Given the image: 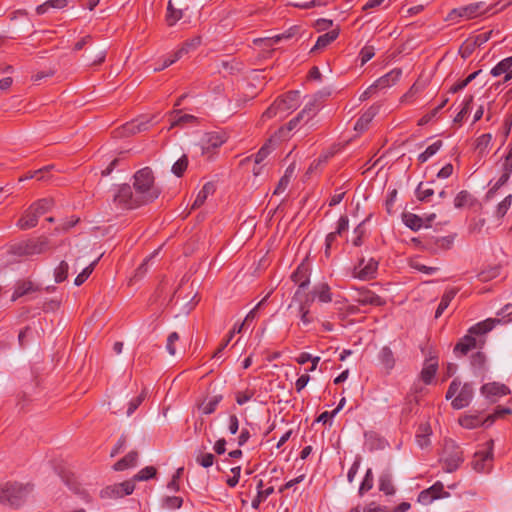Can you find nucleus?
I'll return each instance as SVG.
<instances>
[{
	"label": "nucleus",
	"instance_id": "nucleus-1",
	"mask_svg": "<svg viewBox=\"0 0 512 512\" xmlns=\"http://www.w3.org/2000/svg\"><path fill=\"white\" fill-rule=\"evenodd\" d=\"M159 195L151 168L144 167L135 173L133 189L128 184L119 186L114 202L123 209H136L154 201Z\"/></svg>",
	"mask_w": 512,
	"mask_h": 512
},
{
	"label": "nucleus",
	"instance_id": "nucleus-2",
	"mask_svg": "<svg viewBox=\"0 0 512 512\" xmlns=\"http://www.w3.org/2000/svg\"><path fill=\"white\" fill-rule=\"evenodd\" d=\"M501 322L500 319L488 318L482 322H479L473 325L469 330L468 334L464 336L454 348V352H460L462 355H465L473 348H476L478 345V341L475 336H482L491 331L496 324Z\"/></svg>",
	"mask_w": 512,
	"mask_h": 512
},
{
	"label": "nucleus",
	"instance_id": "nucleus-3",
	"mask_svg": "<svg viewBox=\"0 0 512 512\" xmlns=\"http://www.w3.org/2000/svg\"><path fill=\"white\" fill-rule=\"evenodd\" d=\"M300 101L299 91H289L278 97L262 114L261 119L267 120L273 117H284L288 111L298 107Z\"/></svg>",
	"mask_w": 512,
	"mask_h": 512
},
{
	"label": "nucleus",
	"instance_id": "nucleus-4",
	"mask_svg": "<svg viewBox=\"0 0 512 512\" xmlns=\"http://www.w3.org/2000/svg\"><path fill=\"white\" fill-rule=\"evenodd\" d=\"M32 484H21L17 482H7L0 489V502L11 507L21 506L26 497L32 492Z\"/></svg>",
	"mask_w": 512,
	"mask_h": 512
},
{
	"label": "nucleus",
	"instance_id": "nucleus-5",
	"mask_svg": "<svg viewBox=\"0 0 512 512\" xmlns=\"http://www.w3.org/2000/svg\"><path fill=\"white\" fill-rule=\"evenodd\" d=\"M52 207V200L40 199L33 203L18 220L17 226L21 230H27L37 225L38 219L47 213Z\"/></svg>",
	"mask_w": 512,
	"mask_h": 512
},
{
	"label": "nucleus",
	"instance_id": "nucleus-6",
	"mask_svg": "<svg viewBox=\"0 0 512 512\" xmlns=\"http://www.w3.org/2000/svg\"><path fill=\"white\" fill-rule=\"evenodd\" d=\"M494 441L488 440L484 448L474 453L471 466L477 473H489L493 468Z\"/></svg>",
	"mask_w": 512,
	"mask_h": 512
},
{
	"label": "nucleus",
	"instance_id": "nucleus-7",
	"mask_svg": "<svg viewBox=\"0 0 512 512\" xmlns=\"http://www.w3.org/2000/svg\"><path fill=\"white\" fill-rule=\"evenodd\" d=\"M324 97L325 95L321 92L315 94L297 114L296 117L299 119L303 127H307L306 130L313 129L315 127L316 123L313 122V119L322 108Z\"/></svg>",
	"mask_w": 512,
	"mask_h": 512
},
{
	"label": "nucleus",
	"instance_id": "nucleus-8",
	"mask_svg": "<svg viewBox=\"0 0 512 512\" xmlns=\"http://www.w3.org/2000/svg\"><path fill=\"white\" fill-rule=\"evenodd\" d=\"M463 451L453 442L447 443L444 448V456L441 458L443 470L447 473L456 471L463 463Z\"/></svg>",
	"mask_w": 512,
	"mask_h": 512
},
{
	"label": "nucleus",
	"instance_id": "nucleus-9",
	"mask_svg": "<svg viewBox=\"0 0 512 512\" xmlns=\"http://www.w3.org/2000/svg\"><path fill=\"white\" fill-rule=\"evenodd\" d=\"M491 7H486L484 2L471 3L466 6L453 9L448 14L449 20H455L456 18L473 19L480 15H483L491 11Z\"/></svg>",
	"mask_w": 512,
	"mask_h": 512
},
{
	"label": "nucleus",
	"instance_id": "nucleus-10",
	"mask_svg": "<svg viewBox=\"0 0 512 512\" xmlns=\"http://www.w3.org/2000/svg\"><path fill=\"white\" fill-rule=\"evenodd\" d=\"M378 261L374 258H361L354 266L352 276L362 281L374 279L378 270Z\"/></svg>",
	"mask_w": 512,
	"mask_h": 512
},
{
	"label": "nucleus",
	"instance_id": "nucleus-11",
	"mask_svg": "<svg viewBox=\"0 0 512 512\" xmlns=\"http://www.w3.org/2000/svg\"><path fill=\"white\" fill-rule=\"evenodd\" d=\"M49 241L46 237H40L36 240H29L21 243L14 248V253L20 256H30L41 254L48 250Z\"/></svg>",
	"mask_w": 512,
	"mask_h": 512
},
{
	"label": "nucleus",
	"instance_id": "nucleus-12",
	"mask_svg": "<svg viewBox=\"0 0 512 512\" xmlns=\"http://www.w3.org/2000/svg\"><path fill=\"white\" fill-rule=\"evenodd\" d=\"M135 489L133 480H127L122 483L109 485L101 490L100 497L103 499H117L130 495Z\"/></svg>",
	"mask_w": 512,
	"mask_h": 512
},
{
	"label": "nucleus",
	"instance_id": "nucleus-13",
	"mask_svg": "<svg viewBox=\"0 0 512 512\" xmlns=\"http://www.w3.org/2000/svg\"><path fill=\"white\" fill-rule=\"evenodd\" d=\"M510 392L508 386L499 382L487 383L481 387L482 395L492 402H495L499 397L510 394Z\"/></svg>",
	"mask_w": 512,
	"mask_h": 512
},
{
	"label": "nucleus",
	"instance_id": "nucleus-14",
	"mask_svg": "<svg viewBox=\"0 0 512 512\" xmlns=\"http://www.w3.org/2000/svg\"><path fill=\"white\" fill-rule=\"evenodd\" d=\"M152 119L153 118H148V117L144 116V117H141L138 119H134L130 122H127L126 124H124L122 126L121 134L123 136H130V135H134V134L146 131L149 128L150 122Z\"/></svg>",
	"mask_w": 512,
	"mask_h": 512
},
{
	"label": "nucleus",
	"instance_id": "nucleus-15",
	"mask_svg": "<svg viewBox=\"0 0 512 512\" xmlns=\"http://www.w3.org/2000/svg\"><path fill=\"white\" fill-rule=\"evenodd\" d=\"M355 301L362 306H383L385 304V300H383L379 295L365 288L357 290Z\"/></svg>",
	"mask_w": 512,
	"mask_h": 512
},
{
	"label": "nucleus",
	"instance_id": "nucleus-16",
	"mask_svg": "<svg viewBox=\"0 0 512 512\" xmlns=\"http://www.w3.org/2000/svg\"><path fill=\"white\" fill-rule=\"evenodd\" d=\"M474 395V389L472 384L465 383L459 390L457 396L452 400V407L454 409H462L467 407Z\"/></svg>",
	"mask_w": 512,
	"mask_h": 512
},
{
	"label": "nucleus",
	"instance_id": "nucleus-17",
	"mask_svg": "<svg viewBox=\"0 0 512 512\" xmlns=\"http://www.w3.org/2000/svg\"><path fill=\"white\" fill-rule=\"evenodd\" d=\"M225 141V136L219 132L207 133L203 139L202 154H208L219 148Z\"/></svg>",
	"mask_w": 512,
	"mask_h": 512
},
{
	"label": "nucleus",
	"instance_id": "nucleus-18",
	"mask_svg": "<svg viewBox=\"0 0 512 512\" xmlns=\"http://www.w3.org/2000/svg\"><path fill=\"white\" fill-rule=\"evenodd\" d=\"M438 370V361L434 358L426 360L420 373V379L429 385L432 383Z\"/></svg>",
	"mask_w": 512,
	"mask_h": 512
},
{
	"label": "nucleus",
	"instance_id": "nucleus-19",
	"mask_svg": "<svg viewBox=\"0 0 512 512\" xmlns=\"http://www.w3.org/2000/svg\"><path fill=\"white\" fill-rule=\"evenodd\" d=\"M401 74H402L401 70H398V69L391 70L390 72L386 73L382 77L378 78L374 82V85L376 86L377 89H385V88L391 87L399 80Z\"/></svg>",
	"mask_w": 512,
	"mask_h": 512
},
{
	"label": "nucleus",
	"instance_id": "nucleus-20",
	"mask_svg": "<svg viewBox=\"0 0 512 512\" xmlns=\"http://www.w3.org/2000/svg\"><path fill=\"white\" fill-rule=\"evenodd\" d=\"M377 113L378 108L375 106L367 109L356 121L354 129L358 132L365 131Z\"/></svg>",
	"mask_w": 512,
	"mask_h": 512
},
{
	"label": "nucleus",
	"instance_id": "nucleus-21",
	"mask_svg": "<svg viewBox=\"0 0 512 512\" xmlns=\"http://www.w3.org/2000/svg\"><path fill=\"white\" fill-rule=\"evenodd\" d=\"M38 286H35L33 282L28 280L19 281L16 283L14 292L12 294L11 300L16 301L18 298L27 295L29 293L38 291Z\"/></svg>",
	"mask_w": 512,
	"mask_h": 512
},
{
	"label": "nucleus",
	"instance_id": "nucleus-22",
	"mask_svg": "<svg viewBox=\"0 0 512 512\" xmlns=\"http://www.w3.org/2000/svg\"><path fill=\"white\" fill-rule=\"evenodd\" d=\"M301 128H303L301 122L297 117H294L285 126L279 128L278 131L274 134V137L276 140L282 141L289 138L291 131Z\"/></svg>",
	"mask_w": 512,
	"mask_h": 512
},
{
	"label": "nucleus",
	"instance_id": "nucleus-23",
	"mask_svg": "<svg viewBox=\"0 0 512 512\" xmlns=\"http://www.w3.org/2000/svg\"><path fill=\"white\" fill-rule=\"evenodd\" d=\"M138 460V452L131 451L126 456L118 460L114 465L115 471H123L132 467H135Z\"/></svg>",
	"mask_w": 512,
	"mask_h": 512
},
{
	"label": "nucleus",
	"instance_id": "nucleus-24",
	"mask_svg": "<svg viewBox=\"0 0 512 512\" xmlns=\"http://www.w3.org/2000/svg\"><path fill=\"white\" fill-rule=\"evenodd\" d=\"M291 279L295 284H298L300 288H304L309 284V273L308 267L302 263L292 273Z\"/></svg>",
	"mask_w": 512,
	"mask_h": 512
},
{
	"label": "nucleus",
	"instance_id": "nucleus-25",
	"mask_svg": "<svg viewBox=\"0 0 512 512\" xmlns=\"http://www.w3.org/2000/svg\"><path fill=\"white\" fill-rule=\"evenodd\" d=\"M379 490L385 495H394L395 487L393 485L392 474L389 471H384L379 476Z\"/></svg>",
	"mask_w": 512,
	"mask_h": 512
},
{
	"label": "nucleus",
	"instance_id": "nucleus-26",
	"mask_svg": "<svg viewBox=\"0 0 512 512\" xmlns=\"http://www.w3.org/2000/svg\"><path fill=\"white\" fill-rule=\"evenodd\" d=\"M339 36V29H332L323 35H320L316 41V44L311 49V52L323 49L331 44Z\"/></svg>",
	"mask_w": 512,
	"mask_h": 512
},
{
	"label": "nucleus",
	"instance_id": "nucleus-27",
	"mask_svg": "<svg viewBox=\"0 0 512 512\" xmlns=\"http://www.w3.org/2000/svg\"><path fill=\"white\" fill-rule=\"evenodd\" d=\"M459 424L466 429H474L482 425H489L487 418L482 420L478 415H465L459 418Z\"/></svg>",
	"mask_w": 512,
	"mask_h": 512
},
{
	"label": "nucleus",
	"instance_id": "nucleus-28",
	"mask_svg": "<svg viewBox=\"0 0 512 512\" xmlns=\"http://www.w3.org/2000/svg\"><path fill=\"white\" fill-rule=\"evenodd\" d=\"M379 360L388 372L394 368L396 362L394 353L388 346H384L380 350Z\"/></svg>",
	"mask_w": 512,
	"mask_h": 512
},
{
	"label": "nucleus",
	"instance_id": "nucleus-29",
	"mask_svg": "<svg viewBox=\"0 0 512 512\" xmlns=\"http://www.w3.org/2000/svg\"><path fill=\"white\" fill-rule=\"evenodd\" d=\"M222 399L223 396L221 394L214 395L208 398L207 400L203 401L199 405V408L202 410L203 414L210 415L215 412Z\"/></svg>",
	"mask_w": 512,
	"mask_h": 512
},
{
	"label": "nucleus",
	"instance_id": "nucleus-30",
	"mask_svg": "<svg viewBox=\"0 0 512 512\" xmlns=\"http://www.w3.org/2000/svg\"><path fill=\"white\" fill-rule=\"evenodd\" d=\"M511 173H512V171L502 170V174L499 177V179L493 184V186L486 193L485 199L487 201H490V200H492L495 197L497 191L504 184L507 183L508 179L510 178Z\"/></svg>",
	"mask_w": 512,
	"mask_h": 512
},
{
	"label": "nucleus",
	"instance_id": "nucleus-31",
	"mask_svg": "<svg viewBox=\"0 0 512 512\" xmlns=\"http://www.w3.org/2000/svg\"><path fill=\"white\" fill-rule=\"evenodd\" d=\"M314 297L322 303H329L332 301V293L327 283H320L313 289Z\"/></svg>",
	"mask_w": 512,
	"mask_h": 512
},
{
	"label": "nucleus",
	"instance_id": "nucleus-32",
	"mask_svg": "<svg viewBox=\"0 0 512 512\" xmlns=\"http://www.w3.org/2000/svg\"><path fill=\"white\" fill-rule=\"evenodd\" d=\"M213 192H214V185L212 183L208 182V183L204 184L202 189L198 192L191 208L197 209V208L201 207L204 204V202L206 201L208 195H210Z\"/></svg>",
	"mask_w": 512,
	"mask_h": 512
},
{
	"label": "nucleus",
	"instance_id": "nucleus-33",
	"mask_svg": "<svg viewBox=\"0 0 512 512\" xmlns=\"http://www.w3.org/2000/svg\"><path fill=\"white\" fill-rule=\"evenodd\" d=\"M68 5L67 0H47L43 4L37 6L36 13L38 15L45 14L49 9H63Z\"/></svg>",
	"mask_w": 512,
	"mask_h": 512
},
{
	"label": "nucleus",
	"instance_id": "nucleus-34",
	"mask_svg": "<svg viewBox=\"0 0 512 512\" xmlns=\"http://www.w3.org/2000/svg\"><path fill=\"white\" fill-rule=\"evenodd\" d=\"M415 193L418 200L428 202L430 201V198L434 195V190L431 187V183L420 182L416 188Z\"/></svg>",
	"mask_w": 512,
	"mask_h": 512
},
{
	"label": "nucleus",
	"instance_id": "nucleus-35",
	"mask_svg": "<svg viewBox=\"0 0 512 512\" xmlns=\"http://www.w3.org/2000/svg\"><path fill=\"white\" fill-rule=\"evenodd\" d=\"M456 295V290L450 289L447 290L443 296L441 297L440 303L435 312V318H439L442 313L448 308L450 302L454 299Z\"/></svg>",
	"mask_w": 512,
	"mask_h": 512
},
{
	"label": "nucleus",
	"instance_id": "nucleus-36",
	"mask_svg": "<svg viewBox=\"0 0 512 512\" xmlns=\"http://www.w3.org/2000/svg\"><path fill=\"white\" fill-rule=\"evenodd\" d=\"M402 220L413 231H418L423 226L422 218L410 212L403 213Z\"/></svg>",
	"mask_w": 512,
	"mask_h": 512
},
{
	"label": "nucleus",
	"instance_id": "nucleus-37",
	"mask_svg": "<svg viewBox=\"0 0 512 512\" xmlns=\"http://www.w3.org/2000/svg\"><path fill=\"white\" fill-rule=\"evenodd\" d=\"M182 17H183V11L181 9H176L172 3V0H169L168 5H167V15H166L167 24L169 26H173Z\"/></svg>",
	"mask_w": 512,
	"mask_h": 512
},
{
	"label": "nucleus",
	"instance_id": "nucleus-38",
	"mask_svg": "<svg viewBox=\"0 0 512 512\" xmlns=\"http://www.w3.org/2000/svg\"><path fill=\"white\" fill-rule=\"evenodd\" d=\"M373 485L374 475L372 469L368 468L358 490L359 496H363L365 493L370 491L373 488Z\"/></svg>",
	"mask_w": 512,
	"mask_h": 512
},
{
	"label": "nucleus",
	"instance_id": "nucleus-39",
	"mask_svg": "<svg viewBox=\"0 0 512 512\" xmlns=\"http://www.w3.org/2000/svg\"><path fill=\"white\" fill-rule=\"evenodd\" d=\"M443 142L441 140H437L431 145H429L424 152H422L418 156V160L420 163H425L429 158H431L433 155H435L440 148L442 147Z\"/></svg>",
	"mask_w": 512,
	"mask_h": 512
},
{
	"label": "nucleus",
	"instance_id": "nucleus-40",
	"mask_svg": "<svg viewBox=\"0 0 512 512\" xmlns=\"http://www.w3.org/2000/svg\"><path fill=\"white\" fill-rule=\"evenodd\" d=\"M243 327H244V323H241L239 326H234V328L229 332L227 338L225 340H223V342L220 344V346L214 352V355H213L214 358L221 357L223 350L227 347V345L232 340L234 335L236 333H240L242 331Z\"/></svg>",
	"mask_w": 512,
	"mask_h": 512
},
{
	"label": "nucleus",
	"instance_id": "nucleus-41",
	"mask_svg": "<svg viewBox=\"0 0 512 512\" xmlns=\"http://www.w3.org/2000/svg\"><path fill=\"white\" fill-rule=\"evenodd\" d=\"M511 67H512V56L501 60L496 66H494L492 68L491 74L494 77H498L504 73H507Z\"/></svg>",
	"mask_w": 512,
	"mask_h": 512
},
{
	"label": "nucleus",
	"instance_id": "nucleus-42",
	"mask_svg": "<svg viewBox=\"0 0 512 512\" xmlns=\"http://www.w3.org/2000/svg\"><path fill=\"white\" fill-rule=\"evenodd\" d=\"M473 203V197L472 195L466 191V190H462L460 191L455 199H454V206L458 209L460 208H463L467 205H472Z\"/></svg>",
	"mask_w": 512,
	"mask_h": 512
},
{
	"label": "nucleus",
	"instance_id": "nucleus-43",
	"mask_svg": "<svg viewBox=\"0 0 512 512\" xmlns=\"http://www.w3.org/2000/svg\"><path fill=\"white\" fill-rule=\"evenodd\" d=\"M492 140V135L490 133H485L480 135L475 142V149L478 151L479 154H484Z\"/></svg>",
	"mask_w": 512,
	"mask_h": 512
},
{
	"label": "nucleus",
	"instance_id": "nucleus-44",
	"mask_svg": "<svg viewBox=\"0 0 512 512\" xmlns=\"http://www.w3.org/2000/svg\"><path fill=\"white\" fill-rule=\"evenodd\" d=\"M157 470L153 466H147L141 469L134 477L131 479L135 484V481H147L153 477H155Z\"/></svg>",
	"mask_w": 512,
	"mask_h": 512
},
{
	"label": "nucleus",
	"instance_id": "nucleus-45",
	"mask_svg": "<svg viewBox=\"0 0 512 512\" xmlns=\"http://www.w3.org/2000/svg\"><path fill=\"white\" fill-rule=\"evenodd\" d=\"M273 493L274 488L272 486L266 488L265 490L258 491L256 497L252 500V508L258 509L261 503L264 502Z\"/></svg>",
	"mask_w": 512,
	"mask_h": 512
},
{
	"label": "nucleus",
	"instance_id": "nucleus-46",
	"mask_svg": "<svg viewBox=\"0 0 512 512\" xmlns=\"http://www.w3.org/2000/svg\"><path fill=\"white\" fill-rule=\"evenodd\" d=\"M69 265L66 261H61L54 270V278L57 283L65 281L68 277Z\"/></svg>",
	"mask_w": 512,
	"mask_h": 512
},
{
	"label": "nucleus",
	"instance_id": "nucleus-47",
	"mask_svg": "<svg viewBox=\"0 0 512 512\" xmlns=\"http://www.w3.org/2000/svg\"><path fill=\"white\" fill-rule=\"evenodd\" d=\"M292 37V33L290 32H287V33H282V34H278L276 36H273V37H269V38H260V39H256L254 41L255 44H258V43H266L267 46H273L277 43H279L281 40L283 39H289Z\"/></svg>",
	"mask_w": 512,
	"mask_h": 512
},
{
	"label": "nucleus",
	"instance_id": "nucleus-48",
	"mask_svg": "<svg viewBox=\"0 0 512 512\" xmlns=\"http://www.w3.org/2000/svg\"><path fill=\"white\" fill-rule=\"evenodd\" d=\"M512 204V195H507L496 207V216L497 218H503L508 210L510 209Z\"/></svg>",
	"mask_w": 512,
	"mask_h": 512
},
{
	"label": "nucleus",
	"instance_id": "nucleus-49",
	"mask_svg": "<svg viewBox=\"0 0 512 512\" xmlns=\"http://www.w3.org/2000/svg\"><path fill=\"white\" fill-rule=\"evenodd\" d=\"M179 113H180V111H176V110L171 113V115H172L171 127L178 126V125H181L184 123L193 122L196 119L193 115H189V114L179 115Z\"/></svg>",
	"mask_w": 512,
	"mask_h": 512
},
{
	"label": "nucleus",
	"instance_id": "nucleus-50",
	"mask_svg": "<svg viewBox=\"0 0 512 512\" xmlns=\"http://www.w3.org/2000/svg\"><path fill=\"white\" fill-rule=\"evenodd\" d=\"M188 167V158L186 155L180 157L172 166V172L175 176L181 177Z\"/></svg>",
	"mask_w": 512,
	"mask_h": 512
},
{
	"label": "nucleus",
	"instance_id": "nucleus-51",
	"mask_svg": "<svg viewBox=\"0 0 512 512\" xmlns=\"http://www.w3.org/2000/svg\"><path fill=\"white\" fill-rule=\"evenodd\" d=\"M97 262H98V259H97V260H95L94 262H92V263H91L89 266H87L86 268H84V269L82 270V272H81V273H79V274L77 275V277H76V278H75V280H74V283H75V285H76V286H80V285H82V284H83V283L88 279V277H89V276L91 275V273L93 272L94 267H95V265L97 264Z\"/></svg>",
	"mask_w": 512,
	"mask_h": 512
},
{
	"label": "nucleus",
	"instance_id": "nucleus-52",
	"mask_svg": "<svg viewBox=\"0 0 512 512\" xmlns=\"http://www.w3.org/2000/svg\"><path fill=\"white\" fill-rule=\"evenodd\" d=\"M276 141V138L273 136L272 138L269 139L268 143L262 146V148L255 155L256 164L261 163L268 156V154L270 153V145Z\"/></svg>",
	"mask_w": 512,
	"mask_h": 512
},
{
	"label": "nucleus",
	"instance_id": "nucleus-53",
	"mask_svg": "<svg viewBox=\"0 0 512 512\" xmlns=\"http://www.w3.org/2000/svg\"><path fill=\"white\" fill-rule=\"evenodd\" d=\"M215 456L212 453H201L196 457V462L203 468H209L214 464Z\"/></svg>",
	"mask_w": 512,
	"mask_h": 512
},
{
	"label": "nucleus",
	"instance_id": "nucleus-54",
	"mask_svg": "<svg viewBox=\"0 0 512 512\" xmlns=\"http://www.w3.org/2000/svg\"><path fill=\"white\" fill-rule=\"evenodd\" d=\"M182 503L183 499L178 496H167L163 499V507L167 509H178Z\"/></svg>",
	"mask_w": 512,
	"mask_h": 512
},
{
	"label": "nucleus",
	"instance_id": "nucleus-55",
	"mask_svg": "<svg viewBox=\"0 0 512 512\" xmlns=\"http://www.w3.org/2000/svg\"><path fill=\"white\" fill-rule=\"evenodd\" d=\"M146 397L145 391H142L140 395L130 400L128 409H127V415L131 416L137 408L141 405V403L144 401Z\"/></svg>",
	"mask_w": 512,
	"mask_h": 512
},
{
	"label": "nucleus",
	"instance_id": "nucleus-56",
	"mask_svg": "<svg viewBox=\"0 0 512 512\" xmlns=\"http://www.w3.org/2000/svg\"><path fill=\"white\" fill-rule=\"evenodd\" d=\"M159 250H160V248L155 250L149 257H147L142 262V264H140V266L135 271V276H134L135 278H142L146 274V272L148 270L149 261L158 254Z\"/></svg>",
	"mask_w": 512,
	"mask_h": 512
},
{
	"label": "nucleus",
	"instance_id": "nucleus-57",
	"mask_svg": "<svg viewBox=\"0 0 512 512\" xmlns=\"http://www.w3.org/2000/svg\"><path fill=\"white\" fill-rule=\"evenodd\" d=\"M454 238L452 236H445L436 238L434 245L436 249L448 250L453 245Z\"/></svg>",
	"mask_w": 512,
	"mask_h": 512
},
{
	"label": "nucleus",
	"instance_id": "nucleus-58",
	"mask_svg": "<svg viewBox=\"0 0 512 512\" xmlns=\"http://www.w3.org/2000/svg\"><path fill=\"white\" fill-rule=\"evenodd\" d=\"M375 55L373 46H364L360 51V60L361 65L366 64L369 60H371Z\"/></svg>",
	"mask_w": 512,
	"mask_h": 512
},
{
	"label": "nucleus",
	"instance_id": "nucleus-59",
	"mask_svg": "<svg viewBox=\"0 0 512 512\" xmlns=\"http://www.w3.org/2000/svg\"><path fill=\"white\" fill-rule=\"evenodd\" d=\"M299 312H300V319L303 324L308 325L313 321L312 317L309 314L308 300L305 303H302L300 305Z\"/></svg>",
	"mask_w": 512,
	"mask_h": 512
},
{
	"label": "nucleus",
	"instance_id": "nucleus-60",
	"mask_svg": "<svg viewBox=\"0 0 512 512\" xmlns=\"http://www.w3.org/2000/svg\"><path fill=\"white\" fill-rule=\"evenodd\" d=\"M254 391L252 390H245V391H238L236 393V402L238 405H244L248 401L252 399L254 396Z\"/></svg>",
	"mask_w": 512,
	"mask_h": 512
},
{
	"label": "nucleus",
	"instance_id": "nucleus-61",
	"mask_svg": "<svg viewBox=\"0 0 512 512\" xmlns=\"http://www.w3.org/2000/svg\"><path fill=\"white\" fill-rule=\"evenodd\" d=\"M179 340V334L177 332H172L169 334L167 338L166 349L170 355H175V343Z\"/></svg>",
	"mask_w": 512,
	"mask_h": 512
},
{
	"label": "nucleus",
	"instance_id": "nucleus-62",
	"mask_svg": "<svg viewBox=\"0 0 512 512\" xmlns=\"http://www.w3.org/2000/svg\"><path fill=\"white\" fill-rule=\"evenodd\" d=\"M231 473L233 474V476L229 477L226 480V483L229 487L234 488L239 483L241 467L236 466V467L231 468Z\"/></svg>",
	"mask_w": 512,
	"mask_h": 512
},
{
	"label": "nucleus",
	"instance_id": "nucleus-63",
	"mask_svg": "<svg viewBox=\"0 0 512 512\" xmlns=\"http://www.w3.org/2000/svg\"><path fill=\"white\" fill-rule=\"evenodd\" d=\"M485 361H486V357H485L484 353H482V352H476L471 357V365L477 369L483 368Z\"/></svg>",
	"mask_w": 512,
	"mask_h": 512
},
{
	"label": "nucleus",
	"instance_id": "nucleus-64",
	"mask_svg": "<svg viewBox=\"0 0 512 512\" xmlns=\"http://www.w3.org/2000/svg\"><path fill=\"white\" fill-rule=\"evenodd\" d=\"M508 151L502 163V170L512 171V143L508 145Z\"/></svg>",
	"mask_w": 512,
	"mask_h": 512
}]
</instances>
